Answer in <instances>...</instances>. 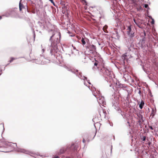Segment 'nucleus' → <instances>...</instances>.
<instances>
[{
	"label": "nucleus",
	"mask_w": 158,
	"mask_h": 158,
	"mask_svg": "<svg viewBox=\"0 0 158 158\" xmlns=\"http://www.w3.org/2000/svg\"><path fill=\"white\" fill-rule=\"evenodd\" d=\"M72 72L75 73L76 75L81 79L83 80H86L89 84H91L89 81V80H87V77H85L84 76H83L82 75L81 73L80 72H78L77 70L75 71H72Z\"/></svg>",
	"instance_id": "1"
},
{
	"label": "nucleus",
	"mask_w": 158,
	"mask_h": 158,
	"mask_svg": "<svg viewBox=\"0 0 158 158\" xmlns=\"http://www.w3.org/2000/svg\"><path fill=\"white\" fill-rule=\"evenodd\" d=\"M146 38H143L140 41L139 43L141 44V47L145 50L148 49V45L145 41Z\"/></svg>",
	"instance_id": "2"
},
{
	"label": "nucleus",
	"mask_w": 158,
	"mask_h": 158,
	"mask_svg": "<svg viewBox=\"0 0 158 158\" xmlns=\"http://www.w3.org/2000/svg\"><path fill=\"white\" fill-rule=\"evenodd\" d=\"M127 28L126 29L127 33L128 35L131 38H132L134 36V32L132 31V26L130 25L127 27Z\"/></svg>",
	"instance_id": "3"
},
{
	"label": "nucleus",
	"mask_w": 158,
	"mask_h": 158,
	"mask_svg": "<svg viewBox=\"0 0 158 158\" xmlns=\"http://www.w3.org/2000/svg\"><path fill=\"white\" fill-rule=\"evenodd\" d=\"M86 49L90 51V53H93L96 49L95 46L93 44L88 45L86 47Z\"/></svg>",
	"instance_id": "4"
},
{
	"label": "nucleus",
	"mask_w": 158,
	"mask_h": 158,
	"mask_svg": "<svg viewBox=\"0 0 158 158\" xmlns=\"http://www.w3.org/2000/svg\"><path fill=\"white\" fill-rule=\"evenodd\" d=\"M101 70L102 71V72L105 75L109 76L110 74V71L106 68L103 67L101 69Z\"/></svg>",
	"instance_id": "5"
},
{
	"label": "nucleus",
	"mask_w": 158,
	"mask_h": 158,
	"mask_svg": "<svg viewBox=\"0 0 158 158\" xmlns=\"http://www.w3.org/2000/svg\"><path fill=\"white\" fill-rule=\"evenodd\" d=\"M100 62L98 61L95 60V61L94 63V65L95 66L93 68V69L94 71L96 70L97 69L98 70L99 69L98 68Z\"/></svg>",
	"instance_id": "6"
},
{
	"label": "nucleus",
	"mask_w": 158,
	"mask_h": 158,
	"mask_svg": "<svg viewBox=\"0 0 158 158\" xmlns=\"http://www.w3.org/2000/svg\"><path fill=\"white\" fill-rule=\"evenodd\" d=\"M94 90L93 91V93L94 96L97 97L98 96H100L101 95L100 92L98 90V89H93ZM98 98V97H97Z\"/></svg>",
	"instance_id": "7"
},
{
	"label": "nucleus",
	"mask_w": 158,
	"mask_h": 158,
	"mask_svg": "<svg viewBox=\"0 0 158 158\" xmlns=\"http://www.w3.org/2000/svg\"><path fill=\"white\" fill-rule=\"evenodd\" d=\"M126 87L125 85L122 84H120L119 82L118 83V84L116 83V88H126Z\"/></svg>",
	"instance_id": "8"
},
{
	"label": "nucleus",
	"mask_w": 158,
	"mask_h": 158,
	"mask_svg": "<svg viewBox=\"0 0 158 158\" xmlns=\"http://www.w3.org/2000/svg\"><path fill=\"white\" fill-rule=\"evenodd\" d=\"M9 12L10 16L12 17H15V15L17 14V13L14 10H10Z\"/></svg>",
	"instance_id": "9"
},
{
	"label": "nucleus",
	"mask_w": 158,
	"mask_h": 158,
	"mask_svg": "<svg viewBox=\"0 0 158 158\" xmlns=\"http://www.w3.org/2000/svg\"><path fill=\"white\" fill-rule=\"evenodd\" d=\"M53 48L52 46H50L48 48V51H49L50 53L52 55V52H53Z\"/></svg>",
	"instance_id": "10"
},
{
	"label": "nucleus",
	"mask_w": 158,
	"mask_h": 158,
	"mask_svg": "<svg viewBox=\"0 0 158 158\" xmlns=\"http://www.w3.org/2000/svg\"><path fill=\"white\" fill-rule=\"evenodd\" d=\"M98 101L100 104H103L104 102V98H103L101 97V98H99L98 99Z\"/></svg>",
	"instance_id": "11"
},
{
	"label": "nucleus",
	"mask_w": 158,
	"mask_h": 158,
	"mask_svg": "<svg viewBox=\"0 0 158 158\" xmlns=\"http://www.w3.org/2000/svg\"><path fill=\"white\" fill-rule=\"evenodd\" d=\"M107 27L108 26L106 25H105L103 27L102 30L104 31V32L106 33H107L108 32V31H107L106 30Z\"/></svg>",
	"instance_id": "12"
},
{
	"label": "nucleus",
	"mask_w": 158,
	"mask_h": 158,
	"mask_svg": "<svg viewBox=\"0 0 158 158\" xmlns=\"http://www.w3.org/2000/svg\"><path fill=\"white\" fill-rule=\"evenodd\" d=\"M50 31H52V36H51L50 37V38L49 39V41L51 42H52V38L53 37L54 35H55V33L54 31L52 30H51Z\"/></svg>",
	"instance_id": "13"
},
{
	"label": "nucleus",
	"mask_w": 158,
	"mask_h": 158,
	"mask_svg": "<svg viewBox=\"0 0 158 158\" xmlns=\"http://www.w3.org/2000/svg\"><path fill=\"white\" fill-rule=\"evenodd\" d=\"M144 104V102L143 101H141L139 105V107L141 109H142L143 108Z\"/></svg>",
	"instance_id": "14"
},
{
	"label": "nucleus",
	"mask_w": 158,
	"mask_h": 158,
	"mask_svg": "<svg viewBox=\"0 0 158 158\" xmlns=\"http://www.w3.org/2000/svg\"><path fill=\"white\" fill-rule=\"evenodd\" d=\"M24 8L23 6V4H22L21 3V1H20L19 3V10L21 11L22 9Z\"/></svg>",
	"instance_id": "15"
},
{
	"label": "nucleus",
	"mask_w": 158,
	"mask_h": 158,
	"mask_svg": "<svg viewBox=\"0 0 158 158\" xmlns=\"http://www.w3.org/2000/svg\"><path fill=\"white\" fill-rule=\"evenodd\" d=\"M81 41L82 44L84 46V45L86 44V42L85 39L84 38H82L81 40Z\"/></svg>",
	"instance_id": "16"
},
{
	"label": "nucleus",
	"mask_w": 158,
	"mask_h": 158,
	"mask_svg": "<svg viewBox=\"0 0 158 158\" xmlns=\"http://www.w3.org/2000/svg\"><path fill=\"white\" fill-rule=\"evenodd\" d=\"M156 111L155 110H154V109H152V112H151V115H152V116H154L155 115V114L156 113Z\"/></svg>",
	"instance_id": "17"
},
{
	"label": "nucleus",
	"mask_w": 158,
	"mask_h": 158,
	"mask_svg": "<svg viewBox=\"0 0 158 158\" xmlns=\"http://www.w3.org/2000/svg\"><path fill=\"white\" fill-rule=\"evenodd\" d=\"M4 16H6V17H9V16H10V14L9 12H6L5 13Z\"/></svg>",
	"instance_id": "18"
},
{
	"label": "nucleus",
	"mask_w": 158,
	"mask_h": 158,
	"mask_svg": "<svg viewBox=\"0 0 158 158\" xmlns=\"http://www.w3.org/2000/svg\"><path fill=\"white\" fill-rule=\"evenodd\" d=\"M115 33L116 34V36L117 38H118L120 37V36L119 35L118 33L117 30L116 29L115 30Z\"/></svg>",
	"instance_id": "19"
},
{
	"label": "nucleus",
	"mask_w": 158,
	"mask_h": 158,
	"mask_svg": "<svg viewBox=\"0 0 158 158\" xmlns=\"http://www.w3.org/2000/svg\"><path fill=\"white\" fill-rule=\"evenodd\" d=\"M17 59V58H13V57H11V58L10 60L9 61L10 63H11L12 61H13V60H15V59Z\"/></svg>",
	"instance_id": "20"
},
{
	"label": "nucleus",
	"mask_w": 158,
	"mask_h": 158,
	"mask_svg": "<svg viewBox=\"0 0 158 158\" xmlns=\"http://www.w3.org/2000/svg\"><path fill=\"white\" fill-rule=\"evenodd\" d=\"M43 60H42L41 62V61H40V62H37L36 61V60H35V62H36V63L38 64H45V63H44V62L43 63Z\"/></svg>",
	"instance_id": "21"
},
{
	"label": "nucleus",
	"mask_w": 158,
	"mask_h": 158,
	"mask_svg": "<svg viewBox=\"0 0 158 158\" xmlns=\"http://www.w3.org/2000/svg\"><path fill=\"white\" fill-rule=\"evenodd\" d=\"M141 139H142L143 141H145L146 139V137L145 136H143L141 137Z\"/></svg>",
	"instance_id": "22"
},
{
	"label": "nucleus",
	"mask_w": 158,
	"mask_h": 158,
	"mask_svg": "<svg viewBox=\"0 0 158 158\" xmlns=\"http://www.w3.org/2000/svg\"><path fill=\"white\" fill-rule=\"evenodd\" d=\"M144 6L146 8H149V7H148V5L147 4H145L144 5Z\"/></svg>",
	"instance_id": "23"
},
{
	"label": "nucleus",
	"mask_w": 158,
	"mask_h": 158,
	"mask_svg": "<svg viewBox=\"0 0 158 158\" xmlns=\"http://www.w3.org/2000/svg\"><path fill=\"white\" fill-rule=\"evenodd\" d=\"M152 21L151 22V23L152 24H153L154 23V22H155L154 20V19H152Z\"/></svg>",
	"instance_id": "24"
},
{
	"label": "nucleus",
	"mask_w": 158,
	"mask_h": 158,
	"mask_svg": "<svg viewBox=\"0 0 158 158\" xmlns=\"http://www.w3.org/2000/svg\"><path fill=\"white\" fill-rule=\"evenodd\" d=\"M49 1H50L53 4V5H54V6H55V3L54 2H53V0H49Z\"/></svg>",
	"instance_id": "25"
},
{
	"label": "nucleus",
	"mask_w": 158,
	"mask_h": 158,
	"mask_svg": "<svg viewBox=\"0 0 158 158\" xmlns=\"http://www.w3.org/2000/svg\"><path fill=\"white\" fill-rule=\"evenodd\" d=\"M123 57L124 58V59H125L126 58V57H127V55L125 54H123Z\"/></svg>",
	"instance_id": "26"
},
{
	"label": "nucleus",
	"mask_w": 158,
	"mask_h": 158,
	"mask_svg": "<svg viewBox=\"0 0 158 158\" xmlns=\"http://www.w3.org/2000/svg\"><path fill=\"white\" fill-rule=\"evenodd\" d=\"M83 142L84 143H85V139H83Z\"/></svg>",
	"instance_id": "27"
},
{
	"label": "nucleus",
	"mask_w": 158,
	"mask_h": 158,
	"mask_svg": "<svg viewBox=\"0 0 158 158\" xmlns=\"http://www.w3.org/2000/svg\"><path fill=\"white\" fill-rule=\"evenodd\" d=\"M33 33H34V37L35 38V31L34 30H33Z\"/></svg>",
	"instance_id": "28"
},
{
	"label": "nucleus",
	"mask_w": 158,
	"mask_h": 158,
	"mask_svg": "<svg viewBox=\"0 0 158 158\" xmlns=\"http://www.w3.org/2000/svg\"><path fill=\"white\" fill-rule=\"evenodd\" d=\"M148 16L149 18L150 19H153L152 18V17L151 16Z\"/></svg>",
	"instance_id": "29"
},
{
	"label": "nucleus",
	"mask_w": 158,
	"mask_h": 158,
	"mask_svg": "<svg viewBox=\"0 0 158 158\" xmlns=\"http://www.w3.org/2000/svg\"><path fill=\"white\" fill-rule=\"evenodd\" d=\"M42 51L43 52V53L44 52V49L43 48L42 49Z\"/></svg>",
	"instance_id": "30"
},
{
	"label": "nucleus",
	"mask_w": 158,
	"mask_h": 158,
	"mask_svg": "<svg viewBox=\"0 0 158 158\" xmlns=\"http://www.w3.org/2000/svg\"><path fill=\"white\" fill-rule=\"evenodd\" d=\"M149 127L151 129H152V130L153 129V128L152 126H150Z\"/></svg>",
	"instance_id": "31"
},
{
	"label": "nucleus",
	"mask_w": 158,
	"mask_h": 158,
	"mask_svg": "<svg viewBox=\"0 0 158 158\" xmlns=\"http://www.w3.org/2000/svg\"><path fill=\"white\" fill-rule=\"evenodd\" d=\"M96 131H95L94 132V136H95L96 134Z\"/></svg>",
	"instance_id": "32"
},
{
	"label": "nucleus",
	"mask_w": 158,
	"mask_h": 158,
	"mask_svg": "<svg viewBox=\"0 0 158 158\" xmlns=\"http://www.w3.org/2000/svg\"><path fill=\"white\" fill-rule=\"evenodd\" d=\"M127 77H128V78H127L128 79H129V78H131L130 76H127Z\"/></svg>",
	"instance_id": "33"
},
{
	"label": "nucleus",
	"mask_w": 158,
	"mask_h": 158,
	"mask_svg": "<svg viewBox=\"0 0 158 158\" xmlns=\"http://www.w3.org/2000/svg\"><path fill=\"white\" fill-rule=\"evenodd\" d=\"M134 22H135L136 24H137V23H136V21H135V19H134Z\"/></svg>",
	"instance_id": "34"
},
{
	"label": "nucleus",
	"mask_w": 158,
	"mask_h": 158,
	"mask_svg": "<svg viewBox=\"0 0 158 158\" xmlns=\"http://www.w3.org/2000/svg\"><path fill=\"white\" fill-rule=\"evenodd\" d=\"M133 2H134V0H131Z\"/></svg>",
	"instance_id": "35"
},
{
	"label": "nucleus",
	"mask_w": 158,
	"mask_h": 158,
	"mask_svg": "<svg viewBox=\"0 0 158 158\" xmlns=\"http://www.w3.org/2000/svg\"><path fill=\"white\" fill-rule=\"evenodd\" d=\"M139 8V9H140V10H141L142 9V7L141 6H140Z\"/></svg>",
	"instance_id": "36"
},
{
	"label": "nucleus",
	"mask_w": 158,
	"mask_h": 158,
	"mask_svg": "<svg viewBox=\"0 0 158 158\" xmlns=\"http://www.w3.org/2000/svg\"><path fill=\"white\" fill-rule=\"evenodd\" d=\"M54 158H58V156H56Z\"/></svg>",
	"instance_id": "37"
},
{
	"label": "nucleus",
	"mask_w": 158,
	"mask_h": 158,
	"mask_svg": "<svg viewBox=\"0 0 158 158\" xmlns=\"http://www.w3.org/2000/svg\"><path fill=\"white\" fill-rule=\"evenodd\" d=\"M82 1H84L85 3L86 2L85 0H82Z\"/></svg>",
	"instance_id": "38"
},
{
	"label": "nucleus",
	"mask_w": 158,
	"mask_h": 158,
	"mask_svg": "<svg viewBox=\"0 0 158 158\" xmlns=\"http://www.w3.org/2000/svg\"><path fill=\"white\" fill-rule=\"evenodd\" d=\"M2 19V17L1 16H0V19Z\"/></svg>",
	"instance_id": "39"
},
{
	"label": "nucleus",
	"mask_w": 158,
	"mask_h": 158,
	"mask_svg": "<svg viewBox=\"0 0 158 158\" xmlns=\"http://www.w3.org/2000/svg\"><path fill=\"white\" fill-rule=\"evenodd\" d=\"M140 123H141V122H140V121H139V124H140Z\"/></svg>",
	"instance_id": "40"
},
{
	"label": "nucleus",
	"mask_w": 158,
	"mask_h": 158,
	"mask_svg": "<svg viewBox=\"0 0 158 158\" xmlns=\"http://www.w3.org/2000/svg\"><path fill=\"white\" fill-rule=\"evenodd\" d=\"M141 117L142 119L143 116L142 115L141 116Z\"/></svg>",
	"instance_id": "41"
},
{
	"label": "nucleus",
	"mask_w": 158,
	"mask_h": 158,
	"mask_svg": "<svg viewBox=\"0 0 158 158\" xmlns=\"http://www.w3.org/2000/svg\"><path fill=\"white\" fill-rule=\"evenodd\" d=\"M140 92H141L140 90H139V93H140Z\"/></svg>",
	"instance_id": "42"
},
{
	"label": "nucleus",
	"mask_w": 158,
	"mask_h": 158,
	"mask_svg": "<svg viewBox=\"0 0 158 158\" xmlns=\"http://www.w3.org/2000/svg\"><path fill=\"white\" fill-rule=\"evenodd\" d=\"M88 87L89 88V89H90V86H89V87Z\"/></svg>",
	"instance_id": "43"
},
{
	"label": "nucleus",
	"mask_w": 158,
	"mask_h": 158,
	"mask_svg": "<svg viewBox=\"0 0 158 158\" xmlns=\"http://www.w3.org/2000/svg\"><path fill=\"white\" fill-rule=\"evenodd\" d=\"M137 89H139V88H138ZM139 89H141L140 88H139Z\"/></svg>",
	"instance_id": "44"
},
{
	"label": "nucleus",
	"mask_w": 158,
	"mask_h": 158,
	"mask_svg": "<svg viewBox=\"0 0 158 158\" xmlns=\"http://www.w3.org/2000/svg\"><path fill=\"white\" fill-rule=\"evenodd\" d=\"M137 9H138V10H139L138 8Z\"/></svg>",
	"instance_id": "45"
},
{
	"label": "nucleus",
	"mask_w": 158,
	"mask_h": 158,
	"mask_svg": "<svg viewBox=\"0 0 158 158\" xmlns=\"http://www.w3.org/2000/svg\"><path fill=\"white\" fill-rule=\"evenodd\" d=\"M43 58H44V59H45V58H44V57L43 56Z\"/></svg>",
	"instance_id": "46"
}]
</instances>
